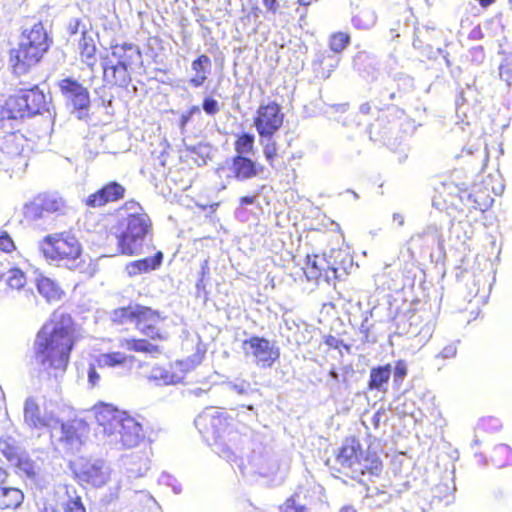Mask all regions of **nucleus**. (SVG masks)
Segmentation results:
<instances>
[{
  "label": "nucleus",
  "mask_w": 512,
  "mask_h": 512,
  "mask_svg": "<svg viewBox=\"0 0 512 512\" xmlns=\"http://www.w3.org/2000/svg\"><path fill=\"white\" fill-rule=\"evenodd\" d=\"M79 341L73 317L54 311L38 330L34 341V357L49 374L57 377L67 370L71 354Z\"/></svg>",
  "instance_id": "nucleus-1"
},
{
  "label": "nucleus",
  "mask_w": 512,
  "mask_h": 512,
  "mask_svg": "<svg viewBox=\"0 0 512 512\" xmlns=\"http://www.w3.org/2000/svg\"><path fill=\"white\" fill-rule=\"evenodd\" d=\"M167 317L159 310L138 303L118 307L112 312V321L123 325L130 322L145 338H123L119 347L128 351L158 356L163 353V343L168 341L169 335L162 328Z\"/></svg>",
  "instance_id": "nucleus-2"
},
{
  "label": "nucleus",
  "mask_w": 512,
  "mask_h": 512,
  "mask_svg": "<svg viewBox=\"0 0 512 512\" xmlns=\"http://www.w3.org/2000/svg\"><path fill=\"white\" fill-rule=\"evenodd\" d=\"M382 450L368 445L362 448L360 440L355 436L346 437L338 448L335 458L341 470L349 478L359 483L379 478L384 464L381 458Z\"/></svg>",
  "instance_id": "nucleus-3"
},
{
  "label": "nucleus",
  "mask_w": 512,
  "mask_h": 512,
  "mask_svg": "<svg viewBox=\"0 0 512 512\" xmlns=\"http://www.w3.org/2000/svg\"><path fill=\"white\" fill-rule=\"evenodd\" d=\"M119 209L131 212L118 223L117 249L122 255H137L142 251L146 238L152 235V220L137 201L128 200Z\"/></svg>",
  "instance_id": "nucleus-4"
},
{
  "label": "nucleus",
  "mask_w": 512,
  "mask_h": 512,
  "mask_svg": "<svg viewBox=\"0 0 512 512\" xmlns=\"http://www.w3.org/2000/svg\"><path fill=\"white\" fill-rule=\"evenodd\" d=\"M52 44L42 22H37L30 28L24 29L16 48L9 52V61L15 73H26L37 65L48 52Z\"/></svg>",
  "instance_id": "nucleus-5"
},
{
  "label": "nucleus",
  "mask_w": 512,
  "mask_h": 512,
  "mask_svg": "<svg viewBox=\"0 0 512 512\" xmlns=\"http://www.w3.org/2000/svg\"><path fill=\"white\" fill-rule=\"evenodd\" d=\"M47 110V96L39 85L15 89L0 101V128H4L8 121L34 117Z\"/></svg>",
  "instance_id": "nucleus-6"
},
{
  "label": "nucleus",
  "mask_w": 512,
  "mask_h": 512,
  "mask_svg": "<svg viewBox=\"0 0 512 512\" xmlns=\"http://www.w3.org/2000/svg\"><path fill=\"white\" fill-rule=\"evenodd\" d=\"M39 250L46 260L65 266L74 265L83 253L81 242L70 231L46 235L39 243Z\"/></svg>",
  "instance_id": "nucleus-7"
},
{
  "label": "nucleus",
  "mask_w": 512,
  "mask_h": 512,
  "mask_svg": "<svg viewBox=\"0 0 512 512\" xmlns=\"http://www.w3.org/2000/svg\"><path fill=\"white\" fill-rule=\"evenodd\" d=\"M282 107L276 101L261 104L253 117V125L260 139H272L284 122Z\"/></svg>",
  "instance_id": "nucleus-8"
},
{
  "label": "nucleus",
  "mask_w": 512,
  "mask_h": 512,
  "mask_svg": "<svg viewBox=\"0 0 512 512\" xmlns=\"http://www.w3.org/2000/svg\"><path fill=\"white\" fill-rule=\"evenodd\" d=\"M65 209L66 203L62 197L44 193L23 206V217L27 222H34L48 214H63Z\"/></svg>",
  "instance_id": "nucleus-9"
},
{
  "label": "nucleus",
  "mask_w": 512,
  "mask_h": 512,
  "mask_svg": "<svg viewBox=\"0 0 512 512\" xmlns=\"http://www.w3.org/2000/svg\"><path fill=\"white\" fill-rule=\"evenodd\" d=\"M246 355L252 356L258 367L270 368L280 358V350L270 340L251 336L242 343Z\"/></svg>",
  "instance_id": "nucleus-10"
},
{
  "label": "nucleus",
  "mask_w": 512,
  "mask_h": 512,
  "mask_svg": "<svg viewBox=\"0 0 512 512\" xmlns=\"http://www.w3.org/2000/svg\"><path fill=\"white\" fill-rule=\"evenodd\" d=\"M58 87L73 109L80 113L79 118L83 117V113L87 114L91 100L90 93L83 84L72 77H66L59 81Z\"/></svg>",
  "instance_id": "nucleus-11"
},
{
  "label": "nucleus",
  "mask_w": 512,
  "mask_h": 512,
  "mask_svg": "<svg viewBox=\"0 0 512 512\" xmlns=\"http://www.w3.org/2000/svg\"><path fill=\"white\" fill-rule=\"evenodd\" d=\"M125 195V186L115 180H111L105 182L96 191L89 194L83 200V203L87 208H102L123 200Z\"/></svg>",
  "instance_id": "nucleus-12"
},
{
  "label": "nucleus",
  "mask_w": 512,
  "mask_h": 512,
  "mask_svg": "<svg viewBox=\"0 0 512 512\" xmlns=\"http://www.w3.org/2000/svg\"><path fill=\"white\" fill-rule=\"evenodd\" d=\"M24 421L31 428L43 430L58 423L52 412L42 410L36 398L29 397L24 403Z\"/></svg>",
  "instance_id": "nucleus-13"
},
{
  "label": "nucleus",
  "mask_w": 512,
  "mask_h": 512,
  "mask_svg": "<svg viewBox=\"0 0 512 512\" xmlns=\"http://www.w3.org/2000/svg\"><path fill=\"white\" fill-rule=\"evenodd\" d=\"M303 270L309 280H319L323 278L329 281L336 278L337 275V269L324 254H308Z\"/></svg>",
  "instance_id": "nucleus-14"
},
{
  "label": "nucleus",
  "mask_w": 512,
  "mask_h": 512,
  "mask_svg": "<svg viewBox=\"0 0 512 512\" xmlns=\"http://www.w3.org/2000/svg\"><path fill=\"white\" fill-rule=\"evenodd\" d=\"M9 473L0 466V511L15 510L24 501V493L17 487L8 486Z\"/></svg>",
  "instance_id": "nucleus-15"
},
{
  "label": "nucleus",
  "mask_w": 512,
  "mask_h": 512,
  "mask_svg": "<svg viewBox=\"0 0 512 512\" xmlns=\"http://www.w3.org/2000/svg\"><path fill=\"white\" fill-rule=\"evenodd\" d=\"M230 169L234 179L246 181L257 177L264 168L248 156L235 154L231 159Z\"/></svg>",
  "instance_id": "nucleus-16"
},
{
  "label": "nucleus",
  "mask_w": 512,
  "mask_h": 512,
  "mask_svg": "<svg viewBox=\"0 0 512 512\" xmlns=\"http://www.w3.org/2000/svg\"><path fill=\"white\" fill-rule=\"evenodd\" d=\"M117 425L120 441L127 448L137 446L144 438L142 425L129 415H123Z\"/></svg>",
  "instance_id": "nucleus-17"
},
{
  "label": "nucleus",
  "mask_w": 512,
  "mask_h": 512,
  "mask_svg": "<svg viewBox=\"0 0 512 512\" xmlns=\"http://www.w3.org/2000/svg\"><path fill=\"white\" fill-rule=\"evenodd\" d=\"M60 441L68 445H80L89 434V426L82 419H71L61 423Z\"/></svg>",
  "instance_id": "nucleus-18"
},
{
  "label": "nucleus",
  "mask_w": 512,
  "mask_h": 512,
  "mask_svg": "<svg viewBox=\"0 0 512 512\" xmlns=\"http://www.w3.org/2000/svg\"><path fill=\"white\" fill-rule=\"evenodd\" d=\"M103 80L110 87L127 88L132 78L124 66L111 63L103 67Z\"/></svg>",
  "instance_id": "nucleus-19"
},
{
  "label": "nucleus",
  "mask_w": 512,
  "mask_h": 512,
  "mask_svg": "<svg viewBox=\"0 0 512 512\" xmlns=\"http://www.w3.org/2000/svg\"><path fill=\"white\" fill-rule=\"evenodd\" d=\"M94 415L97 423L106 431H111L120 422L123 414L108 404H100L95 407Z\"/></svg>",
  "instance_id": "nucleus-20"
},
{
  "label": "nucleus",
  "mask_w": 512,
  "mask_h": 512,
  "mask_svg": "<svg viewBox=\"0 0 512 512\" xmlns=\"http://www.w3.org/2000/svg\"><path fill=\"white\" fill-rule=\"evenodd\" d=\"M36 288L38 293L46 299L47 302L60 301L64 295L61 286L54 280L47 276H39L36 279Z\"/></svg>",
  "instance_id": "nucleus-21"
},
{
  "label": "nucleus",
  "mask_w": 512,
  "mask_h": 512,
  "mask_svg": "<svg viewBox=\"0 0 512 512\" xmlns=\"http://www.w3.org/2000/svg\"><path fill=\"white\" fill-rule=\"evenodd\" d=\"M136 361L135 356L126 355L119 351L102 353L95 359L99 368H115L118 366L132 365Z\"/></svg>",
  "instance_id": "nucleus-22"
},
{
  "label": "nucleus",
  "mask_w": 512,
  "mask_h": 512,
  "mask_svg": "<svg viewBox=\"0 0 512 512\" xmlns=\"http://www.w3.org/2000/svg\"><path fill=\"white\" fill-rule=\"evenodd\" d=\"M163 261V253L158 251L152 257H146L130 262L126 269L130 276L147 273L159 268Z\"/></svg>",
  "instance_id": "nucleus-23"
},
{
  "label": "nucleus",
  "mask_w": 512,
  "mask_h": 512,
  "mask_svg": "<svg viewBox=\"0 0 512 512\" xmlns=\"http://www.w3.org/2000/svg\"><path fill=\"white\" fill-rule=\"evenodd\" d=\"M78 47L81 60L93 69L96 64L97 47L94 38L87 30L82 31Z\"/></svg>",
  "instance_id": "nucleus-24"
},
{
  "label": "nucleus",
  "mask_w": 512,
  "mask_h": 512,
  "mask_svg": "<svg viewBox=\"0 0 512 512\" xmlns=\"http://www.w3.org/2000/svg\"><path fill=\"white\" fill-rule=\"evenodd\" d=\"M391 372L392 367L390 364L371 368L368 381V389L371 391L385 390V386L390 380Z\"/></svg>",
  "instance_id": "nucleus-25"
},
{
  "label": "nucleus",
  "mask_w": 512,
  "mask_h": 512,
  "mask_svg": "<svg viewBox=\"0 0 512 512\" xmlns=\"http://www.w3.org/2000/svg\"><path fill=\"white\" fill-rule=\"evenodd\" d=\"M112 56L116 59L114 64L122 65L124 68H130L133 58L136 54L139 55V52L136 51L131 44H116L112 46Z\"/></svg>",
  "instance_id": "nucleus-26"
},
{
  "label": "nucleus",
  "mask_w": 512,
  "mask_h": 512,
  "mask_svg": "<svg viewBox=\"0 0 512 512\" xmlns=\"http://www.w3.org/2000/svg\"><path fill=\"white\" fill-rule=\"evenodd\" d=\"M210 63V58L205 54L199 55L192 61L191 67L195 72V76L192 77L189 82L193 87H200L206 82V68L210 65Z\"/></svg>",
  "instance_id": "nucleus-27"
},
{
  "label": "nucleus",
  "mask_w": 512,
  "mask_h": 512,
  "mask_svg": "<svg viewBox=\"0 0 512 512\" xmlns=\"http://www.w3.org/2000/svg\"><path fill=\"white\" fill-rule=\"evenodd\" d=\"M28 283L27 274L19 267H11L6 272L5 284L10 291H22Z\"/></svg>",
  "instance_id": "nucleus-28"
},
{
  "label": "nucleus",
  "mask_w": 512,
  "mask_h": 512,
  "mask_svg": "<svg viewBox=\"0 0 512 512\" xmlns=\"http://www.w3.org/2000/svg\"><path fill=\"white\" fill-rule=\"evenodd\" d=\"M64 490L67 500L61 505L62 512H87L82 498L77 494L75 488L65 485Z\"/></svg>",
  "instance_id": "nucleus-29"
},
{
  "label": "nucleus",
  "mask_w": 512,
  "mask_h": 512,
  "mask_svg": "<svg viewBox=\"0 0 512 512\" xmlns=\"http://www.w3.org/2000/svg\"><path fill=\"white\" fill-rule=\"evenodd\" d=\"M19 475H24L29 479H34L38 475V467L35 462L26 453H22L12 464Z\"/></svg>",
  "instance_id": "nucleus-30"
},
{
  "label": "nucleus",
  "mask_w": 512,
  "mask_h": 512,
  "mask_svg": "<svg viewBox=\"0 0 512 512\" xmlns=\"http://www.w3.org/2000/svg\"><path fill=\"white\" fill-rule=\"evenodd\" d=\"M82 480L94 487L102 486L107 481V476L102 468L96 465H90L82 471Z\"/></svg>",
  "instance_id": "nucleus-31"
},
{
  "label": "nucleus",
  "mask_w": 512,
  "mask_h": 512,
  "mask_svg": "<svg viewBox=\"0 0 512 512\" xmlns=\"http://www.w3.org/2000/svg\"><path fill=\"white\" fill-rule=\"evenodd\" d=\"M255 137L253 134L248 132H243L236 135L234 141V150L236 154H241L246 156L251 154L254 150Z\"/></svg>",
  "instance_id": "nucleus-32"
},
{
  "label": "nucleus",
  "mask_w": 512,
  "mask_h": 512,
  "mask_svg": "<svg viewBox=\"0 0 512 512\" xmlns=\"http://www.w3.org/2000/svg\"><path fill=\"white\" fill-rule=\"evenodd\" d=\"M491 461L497 467H504L512 462V449L505 444L494 447L491 454Z\"/></svg>",
  "instance_id": "nucleus-33"
},
{
  "label": "nucleus",
  "mask_w": 512,
  "mask_h": 512,
  "mask_svg": "<svg viewBox=\"0 0 512 512\" xmlns=\"http://www.w3.org/2000/svg\"><path fill=\"white\" fill-rule=\"evenodd\" d=\"M0 453L11 465L22 454L16 441L11 438L0 439Z\"/></svg>",
  "instance_id": "nucleus-34"
},
{
  "label": "nucleus",
  "mask_w": 512,
  "mask_h": 512,
  "mask_svg": "<svg viewBox=\"0 0 512 512\" xmlns=\"http://www.w3.org/2000/svg\"><path fill=\"white\" fill-rule=\"evenodd\" d=\"M350 35L346 32H335L329 38V47L333 52H342L350 43Z\"/></svg>",
  "instance_id": "nucleus-35"
},
{
  "label": "nucleus",
  "mask_w": 512,
  "mask_h": 512,
  "mask_svg": "<svg viewBox=\"0 0 512 512\" xmlns=\"http://www.w3.org/2000/svg\"><path fill=\"white\" fill-rule=\"evenodd\" d=\"M501 427L498 418L493 416H486L479 419L476 424V430L480 433H494Z\"/></svg>",
  "instance_id": "nucleus-36"
},
{
  "label": "nucleus",
  "mask_w": 512,
  "mask_h": 512,
  "mask_svg": "<svg viewBox=\"0 0 512 512\" xmlns=\"http://www.w3.org/2000/svg\"><path fill=\"white\" fill-rule=\"evenodd\" d=\"M231 420L232 418L229 417L225 412H216L210 416V424L217 434L225 431L228 427H230Z\"/></svg>",
  "instance_id": "nucleus-37"
},
{
  "label": "nucleus",
  "mask_w": 512,
  "mask_h": 512,
  "mask_svg": "<svg viewBox=\"0 0 512 512\" xmlns=\"http://www.w3.org/2000/svg\"><path fill=\"white\" fill-rule=\"evenodd\" d=\"M19 136L16 133H9L2 142V150L8 154H18L21 151V144L18 143Z\"/></svg>",
  "instance_id": "nucleus-38"
},
{
  "label": "nucleus",
  "mask_w": 512,
  "mask_h": 512,
  "mask_svg": "<svg viewBox=\"0 0 512 512\" xmlns=\"http://www.w3.org/2000/svg\"><path fill=\"white\" fill-rule=\"evenodd\" d=\"M17 246L7 231L0 229V251L11 254L16 251Z\"/></svg>",
  "instance_id": "nucleus-39"
},
{
  "label": "nucleus",
  "mask_w": 512,
  "mask_h": 512,
  "mask_svg": "<svg viewBox=\"0 0 512 512\" xmlns=\"http://www.w3.org/2000/svg\"><path fill=\"white\" fill-rule=\"evenodd\" d=\"M297 495L287 498L282 505L279 506L281 512H306V508L296 502Z\"/></svg>",
  "instance_id": "nucleus-40"
},
{
  "label": "nucleus",
  "mask_w": 512,
  "mask_h": 512,
  "mask_svg": "<svg viewBox=\"0 0 512 512\" xmlns=\"http://www.w3.org/2000/svg\"><path fill=\"white\" fill-rule=\"evenodd\" d=\"M267 140L268 142L263 145V153L267 161L272 163L277 157V144L275 141H271V139Z\"/></svg>",
  "instance_id": "nucleus-41"
},
{
  "label": "nucleus",
  "mask_w": 512,
  "mask_h": 512,
  "mask_svg": "<svg viewBox=\"0 0 512 512\" xmlns=\"http://www.w3.org/2000/svg\"><path fill=\"white\" fill-rule=\"evenodd\" d=\"M202 107H203V110L208 115H211V116L217 114L219 112V110H220L218 101H216L215 99H213L211 97H205L204 98L203 103H202Z\"/></svg>",
  "instance_id": "nucleus-42"
},
{
  "label": "nucleus",
  "mask_w": 512,
  "mask_h": 512,
  "mask_svg": "<svg viewBox=\"0 0 512 512\" xmlns=\"http://www.w3.org/2000/svg\"><path fill=\"white\" fill-rule=\"evenodd\" d=\"M323 341L328 347L332 349H340L341 347H344L347 350L349 349V346L345 344L342 340H339L338 338L330 334L324 336Z\"/></svg>",
  "instance_id": "nucleus-43"
},
{
  "label": "nucleus",
  "mask_w": 512,
  "mask_h": 512,
  "mask_svg": "<svg viewBox=\"0 0 512 512\" xmlns=\"http://www.w3.org/2000/svg\"><path fill=\"white\" fill-rule=\"evenodd\" d=\"M407 375V365L403 360H398L395 364L394 378L395 381H402Z\"/></svg>",
  "instance_id": "nucleus-44"
},
{
  "label": "nucleus",
  "mask_w": 512,
  "mask_h": 512,
  "mask_svg": "<svg viewBox=\"0 0 512 512\" xmlns=\"http://www.w3.org/2000/svg\"><path fill=\"white\" fill-rule=\"evenodd\" d=\"M199 107L198 106H191L186 112H184L180 117V127L184 128L188 122L191 120L192 116L195 113H198Z\"/></svg>",
  "instance_id": "nucleus-45"
},
{
  "label": "nucleus",
  "mask_w": 512,
  "mask_h": 512,
  "mask_svg": "<svg viewBox=\"0 0 512 512\" xmlns=\"http://www.w3.org/2000/svg\"><path fill=\"white\" fill-rule=\"evenodd\" d=\"M100 380V375L96 371V367L91 365L88 370V381L92 386H96Z\"/></svg>",
  "instance_id": "nucleus-46"
},
{
  "label": "nucleus",
  "mask_w": 512,
  "mask_h": 512,
  "mask_svg": "<svg viewBox=\"0 0 512 512\" xmlns=\"http://www.w3.org/2000/svg\"><path fill=\"white\" fill-rule=\"evenodd\" d=\"M263 4L268 11L272 12L273 14L277 13V11H278L277 0H263Z\"/></svg>",
  "instance_id": "nucleus-47"
},
{
  "label": "nucleus",
  "mask_w": 512,
  "mask_h": 512,
  "mask_svg": "<svg viewBox=\"0 0 512 512\" xmlns=\"http://www.w3.org/2000/svg\"><path fill=\"white\" fill-rule=\"evenodd\" d=\"M240 204L241 205H250V204H253L255 202V198L253 196H242L240 197Z\"/></svg>",
  "instance_id": "nucleus-48"
},
{
  "label": "nucleus",
  "mask_w": 512,
  "mask_h": 512,
  "mask_svg": "<svg viewBox=\"0 0 512 512\" xmlns=\"http://www.w3.org/2000/svg\"><path fill=\"white\" fill-rule=\"evenodd\" d=\"M161 378L166 382V383H175V377L173 374L171 375H168L167 373L165 375H161Z\"/></svg>",
  "instance_id": "nucleus-49"
},
{
  "label": "nucleus",
  "mask_w": 512,
  "mask_h": 512,
  "mask_svg": "<svg viewBox=\"0 0 512 512\" xmlns=\"http://www.w3.org/2000/svg\"><path fill=\"white\" fill-rule=\"evenodd\" d=\"M339 512H357V510L353 506H344L340 509Z\"/></svg>",
  "instance_id": "nucleus-50"
},
{
  "label": "nucleus",
  "mask_w": 512,
  "mask_h": 512,
  "mask_svg": "<svg viewBox=\"0 0 512 512\" xmlns=\"http://www.w3.org/2000/svg\"><path fill=\"white\" fill-rule=\"evenodd\" d=\"M394 220L398 222L399 225H403L404 224V217L400 214H395L393 216Z\"/></svg>",
  "instance_id": "nucleus-51"
},
{
  "label": "nucleus",
  "mask_w": 512,
  "mask_h": 512,
  "mask_svg": "<svg viewBox=\"0 0 512 512\" xmlns=\"http://www.w3.org/2000/svg\"><path fill=\"white\" fill-rule=\"evenodd\" d=\"M80 24V21L79 20H76V25L75 27L71 30V33L74 34L77 32V28H78V25Z\"/></svg>",
  "instance_id": "nucleus-52"
},
{
  "label": "nucleus",
  "mask_w": 512,
  "mask_h": 512,
  "mask_svg": "<svg viewBox=\"0 0 512 512\" xmlns=\"http://www.w3.org/2000/svg\"><path fill=\"white\" fill-rule=\"evenodd\" d=\"M369 109L370 108H369L368 104H365V105L361 106V111L362 112H366L367 113L369 111Z\"/></svg>",
  "instance_id": "nucleus-53"
},
{
  "label": "nucleus",
  "mask_w": 512,
  "mask_h": 512,
  "mask_svg": "<svg viewBox=\"0 0 512 512\" xmlns=\"http://www.w3.org/2000/svg\"><path fill=\"white\" fill-rule=\"evenodd\" d=\"M4 274L0 271V282L3 280Z\"/></svg>",
  "instance_id": "nucleus-54"
},
{
  "label": "nucleus",
  "mask_w": 512,
  "mask_h": 512,
  "mask_svg": "<svg viewBox=\"0 0 512 512\" xmlns=\"http://www.w3.org/2000/svg\"><path fill=\"white\" fill-rule=\"evenodd\" d=\"M331 375H332L333 377H337V374H336L334 371H332V372H331Z\"/></svg>",
  "instance_id": "nucleus-55"
},
{
  "label": "nucleus",
  "mask_w": 512,
  "mask_h": 512,
  "mask_svg": "<svg viewBox=\"0 0 512 512\" xmlns=\"http://www.w3.org/2000/svg\"><path fill=\"white\" fill-rule=\"evenodd\" d=\"M508 2H509L510 4H512V0H508Z\"/></svg>",
  "instance_id": "nucleus-56"
}]
</instances>
